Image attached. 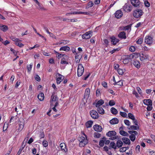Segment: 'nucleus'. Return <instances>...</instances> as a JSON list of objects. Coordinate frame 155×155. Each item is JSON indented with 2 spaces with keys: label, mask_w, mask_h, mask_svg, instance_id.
<instances>
[{
  "label": "nucleus",
  "mask_w": 155,
  "mask_h": 155,
  "mask_svg": "<svg viewBox=\"0 0 155 155\" xmlns=\"http://www.w3.org/2000/svg\"><path fill=\"white\" fill-rule=\"evenodd\" d=\"M84 135L85 137L81 136L78 138V140L80 142L79 146L81 147H84L88 143L87 135L85 134Z\"/></svg>",
  "instance_id": "obj_1"
},
{
  "label": "nucleus",
  "mask_w": 155,
  "mask_h": 155,
  "mask_svg": "<svg viewBox=\"0 0 155 155\" xmlns=\"http://www.w3.org/2000/svg\"><path fill=\"white\" fill-rule=\"evenodd\" d=\"M106 135L110 137L109 139L111 140H114L118 138V136L116 135V133L114 130L109 131L107 133Z\"/></svg>",
  "instance_id": "obj_2"
},
{
  "label": "nucleus",
  "mask_w": 155,
  "mask_h": 155,
  "mask_svg": "<svg viewBox=\"0 0 155 155\" xmlns=\"http://www.w3.org/2000/svg\"><path fill=\"white\" fill-rule=\"evenodd\" d=\"M143 11L140 9H137L134 10L133 13L134 17L136 18L140 17L143 15Z\"/></svg>",
  "instance_id": "obj_3"
},
{
  "label": "nucleus",
  "mask_w": 155,
  "mask_h": 155,
  "mask_svg": "<svg viewBox=\"0 0 155 155\" xmlns=\"http://www.w3.org/2000/svg\"><path fill=\"white\" fill-rule=\"evenodd\" d=\"M125 12L128 13L130 12L132 9V7L129 4L126 3L123 6L121 9Z\"/></svg>",
  "instance_id": "obj_4"
},
{
  "label": "nucleus",
  "mask_w": 155,
  "mask_h": 155,
  "mask_svg": "<svg viewBox=\"0 0 155 155\" xmlns=\"http://www.w3.org/2000/svg\"><path fill=\"white\" fill-rule=\"evenodd\" d=\"M84 68L81 64H79L77 69V75L78 77L81 76L83 74Z\"/></svg>",
  "instance_id": "obj_5"
},
{
  "label": "nucleus",
  "mask_w": 155,
  "mask_h": 155,
  "mask_svg": "<svg viewBox=\"0 0 155 155\" xmlns=\"http://www.w3.org/2000/svg\"><path fill=\"white\" fill-rule=\"evenodd\" d=\"M90 114L91 117L94 119H96L98 118L99 114L95 110H92L90 112Z\"/></svg>",
  "instance_id": "obj_6"
},
{
  "label": "nucleus",
  "mask_w": 155,
  "mask_h": 155,
  "mask_svg": "<svg viewBox=\"0 0 155 155\" xmlns=\"http://www.w3.org/2000/svg\"><path fill=\"white\" fill-rule=\"evenodd\" d=\"M153 41V38L150 36H147L145 38V43L149 45H151Z\"/></svg>",
  "instance_id": "obj_7"
},
{
  "label": "nucleus",
  "mask_w": 155,
  "mask_h": 155,
  "mask_svg": "<svg viewBox=\"0 0 155 155\" xmlns=\"http://www.w3.org/2000/svg\"><path fill=\"white\" fill-rule=\"evenodd\" d=\"M131 58L130 57V55H125L123 57V58L122 59V61L124 64H128L130 61V60H131Z\"/></svg>",
  "instance_id": "obj_8"
},
{
  "label": "nucleus",
  "mask_w": 155,
  "mask_h": 155,
  "mask_svg": "<svg viewBox=\"0 0 155 155\" xmlns=\"http://www.w3.org/2000/svg\"><path fill=\"white\" fill-rule=\"evenodd\" d=\"M92 32L91 31L86 32L82 35V38L83 39H87L90 38L92 36Z\"/></svg>",
  "instance_id": "obj_9"
},
{
  "label": "nucleus",
  "mask_w": 155,
  "mask_h": 155,
  "mask_svg": "<svg viewBox=\"0 0 155 155\" xmlns=\"http://www.w3.org/2000/svg\"><path fill=\"white\" fill-rule=\"evenodd\" d=\"M114 15L117 19H120L122 17L123 12L120 9L118 10L115 13Z\"/></svg>",
  "instance_id": "obj_10"
},
{
  "label": "nucleus",
  "mask_w": 155,
  "mask_h": 155,
  "mask_svg": "<svg viewBox=\"0 0 155 155\" xmlns=\"http://www.w3.org/2000/svg\"><path fill=\"white\" fill-rule=\"evenodd\" d=\"M140 59L141 61H142L144 60L149 59V55L146 53H142L140 54Z\"/></svg>",
  "instance_id": "obj_11"
},
{
  "label": "nucleus",
  "mask_w": 155,
  "mask_h": 155,
  "mask_svg": "<svg viewBox=\"0 0 155 155\" xmlns=\"http://www.w3.org/2000/svg\"><path fill=\"white\" fill-rule=\"evenodd\" d=\"M111 44L114 45H116L119 41L118 39L115 36H113L110 38Z\"/></svg>",
  "instance_id": "obj_12"
},
{
  "label": "nucleus",
  "mask_w": 155,
  "mask_h": 155,
  "mask_svg": "<svg viewBox=\"0 0 155 155\" xmlns=\"http://www.w3.org/2000/svg\"><path fill=\"white\" fill-rule=\"evenodd\" d=\"M131 2L134 7H137L140 5V2L139 0H131Z\"/></svg>",
  "instance_id": "obj_13"
},
{
  "label": "nucleus",
  "mask_w": 155,
  "mask_h": 155,
  "mask_svg": "<svg viewBox=\"0 0 155 155\" xmlns=\"http://www.w3.org/2000/svg\"><path fill=\"white\" fill-rule=\"evenodd\" d=\"M61 151H64L66 153L68 152V149L66 148L65 144L64 143H61L60 145Z\"/></svg>",
  "instance_id": "obj_14"
},
{
  "label": "nucleus",
  "mask_w": 155,
  "mask_h": 155,
  "mask_svg": "<svg viewBox=\"0 0 155 155\" xmlns=\"http://www.w3.org/2000/svg\"><path fill=\"white\" fill-rule=\"evenodd\" d=\"M93 128L95 131L100 132L102 130L101 126L98 124H96L93 126Z\"/></svg>",
  "instance_id": "obj_15"
},
{
  "label": "nucleus",
  "mask_w": 155,
  "mask_h": 155,
  "mask_svg": "<svg viewBox=\"0 0 155 155\" xmlns=\"http://www.w3.org/2000/svg\"><path fill=\"white\" fill-rule=\"evenodd\" d=\"M55 94V93L54 92H53L52 93L50 101V102L51 103V102L53 101H56L58 100V97H57V96L54 95Z\"/></svg>",
  "instance_id": "obj_16"
},
{
  "label": "nucleus",
  "mask_w": 155,
  "mask_h": 155,
  "mask_svg": "<svg viewBox=\"0 0 155 155\" xmlns=\"http://www.w3.org/2000/svg\"><path fill=\"white\" fill-rule=\"evenodd\" d=\"M144 104L147 105L152 106V102L151 100L150 99H144L143 101Z\"/></svg>",
  "instance_id": "obj_17"
},
{
  "label": "nucleus",
  "mask_w": 155,
  "mask_h": 155,
  "mask_svg": "<svg viewBox=\"0 0 155 155\" xmlns=\"http://www.w3.org/2000/svg\"><path fill=\"white\" fill-rule=\"evenodd\" d=\"M140 54L138 53H134L130 55V57L131 59L136 58L139 57H140Z\"/></svg>",
  "instance_id": "obj_18"
},
{
  "label": "nucleus",
  "mask_w": 155,
  "mask_h": 155,
  "mask_svg": "<svg viewBox=\"0 0 155 155\" xmlns=\"http://www.w3.org/2000/svg\"><path fill=\"white\" fill-rule=\"evenodd\" d=\"M118 37L119 38L122 39H126V33L124 31L120 32L118 34Z\"/></svg>",
  "instance_id": "obj_19"
},
{
  "label": "nucleus",
  "mask_w": 155,
  "mask_h": 155,
  "mask_svg": "<svg viewBox=\"0 0 155 155\" xmlns=\"http://www.w3.org/2000/svg\"><path fill=\"white\" fill-rule=\"evenodd\" d=\"M90 92V90L89 88H87L85 90L84 95V98H88Z\"/></svg>",
  "instance_id": "obj_20"
},
{
  "label": "nucleus",
  "mask_w": 155,
  "mask_h": 155,
  "mask_svg": "<svg viewBox=\"0 0 155 155\" xmlns=\"http://www.w3.org/2000/svg\"><path fill=\"white\" fill-rule=\"evenodd\" d=\"M119 122L118 119L116 117L112 119L110 121V123L111 124H118Z\"/></svg>",
  "instance_id": "obj_21"
},
{
  "label": "nucleus",
  "mask_w": 155,
  "mask_h": 155,
  "mask_svg": "<svg viewBox=\"0 0 155 155\" xmlns=\"http://www.w3.org/2000/svg\"><path fill=\"white\" fill-rule=\"evenodd\" d=\"M58 77L56 79V83L58 84L61 83L63 79L62 78L63 76L62 75L59 74H58Z\"/></svg>",
  "instance_id": "obj_22"
},
{
  "label": "nucleus",
  "mask_w": 155,
  "mask_h": 155,
  "mask_svg": "<svg viewBox=\"0 0 155 155\" xmlns=\"http://www.w3.org/2000/svg\"><path fill=\"white\" fill-rule=\"evenodd\" d=\"M8 28L7 26L0 25V29L4 32L6 31Z\"/></svg>",
  "instance_id": "obj_23"
},
{
  "label": "nucleus",
  "mask_w": 155,
  "mask_h": 155,
  "mask_svg": "<svg viewBox=\"0 0 155 155\" xmlns=\"http://www.w3.org/2000/svg\"><path fill=\"white\" fill-rule=\"evenodd\" d=\"M104 101L102 99L98 101L96 104L95 106L96 107H100L101 105L104 104Z\"/></svg>",
  "instance_id": "obj_24"
},
{
  "label": "nucleus",
  "mask_w": 155,
  "mask_h": 155,
  "mask_svg": "<svg viewBox=\"0 0 155 155\" xmlns=\"http://www.w3.org/2000/svg\"><path fill=\"white\" fill-rule=\"evenodd\" d=\"M133 64L138 69L140 68V64L139 61L137 60H135L133 61Z\"/></svg>",
  "instance_id": "obj_25"
},
{
  "label": "nucleus",
  "mask_w": 155,
  "mask_h": 155,
  "mask_svg": "<svg viewBox=\"0 0 155 155\" xmlns=\"http://www.w3.org/2000/svg\"><path fill=\"white\" fill-rule=\"evenodd\" d=\"M111 148H113L114 149H117L116 145L114 141L111 142L110 144V146L109 147V149H110Z\"/></svg>",
  "instance_id": "obj_26"
},
{
  "label": "nucleus",
  "mask_w": 155,
  "mask_h": 155,
  "mask_svg": "<svg viewBox=\"0 0 155 155\" xmlns=\"http://www.w3.org/2000/svg\"><path fill=\"white\" fill-rule=\"evenodd\" d=\"M38 98L40 101H43L45 98L44 94L43 93L41 92L39 93L38 96Z\"/></svg>",
  "instance_id": "obj_27"
},
{
  "label": "nucleus",
  "mask_w": 155,
  "mask_h": 155,
  "mask_svg": "<svg viewBox=\"0 0 155 155\" xmlns=\"http://www.w3.org/2000/svg\"><path fill=\"white\" fill-rule=\"evenodd\" d=\"M67 58L68 57L67 56H65V57H63L61 59V63L62 64H68V62L67 61Z\"/></svg>",
  "instance_id": "obj_28"
},
{
  "label": "nucleus",
  "mask_w": 155,
  "mask_h": 155,
  "mask_svg": "<svg viewBox=\"0 0 155 155\" xmlns=\"http://www.w3.org/2000/svg\"><path fill=\"white\" fill-rule=\"evenodd\" d=\"M70 50V47L67 46H62L60 49V51H64L67 52L69 51Z\"/></svg>",
  "instance_id": "obj_29"
},
{
  "label": "nucleus",
  "mask_w": 155,
  "mask_h": 155,
  "mask_svg": "<svg viewBox=\"0 0 155 155\" xmlns=\"http://www.w3.org/2000/svg\"><path fill=\"white\" fill-rule=\"evenodd\" d=\"M122 140L123 142L126 144L129 145L130 143V140L128 138L123 137L122 138Z\"/></svg>",
  "instance_id": "obj_30"
},
{
  "label": "nucleus",
  "mask_w": 155,
  "mask_h": 155,
  "mask_svg": "<svg viewBox=\"0 0 155 155\" xmlns=\"http://www.w3.org/2000/svg\"><path fill=\"white\" fill-rule=\"evenodd\" d=\"M93 122L92 120H89L85 123V126L87 128L91 127L93 124Z\"/></svg>",
  "instance_id": "obj_31"
},
{
  "label": "nucleus",
  "mask_w": 155,
  "mask_h": 155,
  "mask_svg": "<svg viewBox=\"0 0 155 155\" xmlns=\"http://www.w3.org/2000/svg\"><path fill=\"white\" fill-rule=\"evenodd\" d=\"M97 111L101 114H103L104 113V110L101 107H97Z\"/></svg>",
  "instance_id": "obj_32"
},
{
  "label": "nucleus",
  "mask_w": 155,
  "mask_h": 155,
  "mask_svg": "<svg viewBox=\"0 0 155 155\" xmlns=\"http://www.w3.org/2000/svg\"><path fill=\"white\" fill-rule=\"evenodd\" d=\"M128 129L130 130H137L139 129V127L138 126L131 125L130 126Z\"/></svg>",
  "instance_id": "obj_33"
},
{
  "label": "nucleus",
  "mask_w": 155,
  "mask_h": 155,
  "mask_svg": "<svg viewBox=\"0 0 155 155\" xmlns=\"http://www.w3.org/2000/svg\"><path fill=\"white\" fill-rule=\"evenodd\" d=\"M69 42V41L66 40H62L60 41V43L59 44L57 43L56 45H58L59 44L60 45L63 44V45H66L67 43H68Z\"/></svg>",
  "instance_id": "obj_34"
},
{
  "label": "nucleus",
  "mask_w": 155,
  "mask_h": 155,
  "mask_svg": "<svg viewBox=\"0 0 155 155\" xmlns=\"http://www.w3.org/2000/svg\"><path fill=\"white\" fill-rule=\"evenodd\" d=\"M123 144V142L121 140H118L117 141L116 143L117 147L120 148L122 146Z\"/></svg>",
  "instance_id": "obj_35"
},
{
  "label": "nucleus",
  "mask_w": 155,
  "mask_h": 155,
  "mask_svg": "<svg viewBox=\"0 0 155 155\" xmlns=\"http://www.w3.org/2000/svg\"><path fill=\"white\" fill-rule=\"evenodd\" d=\"M114 85H117L120 87L123 85V81L122 80H120L117 82H115V83L113 84Z\"/></svg>",
  "instance_id": "obj_36"
},
{
  "label": "nucleus",
  "mask_w": 155,
  "mask_h": 155,
  "mask_svg": "<svg viewBox=\"0 0 155 155\" xmlns=\"http://www.w3.org/2000/svg\"><path fill=\"white\" fill-rule=\"evenodd\" d=\"M110 111L113 114L116 115L117 114L118 111L115 108L112 107L110 109Z\"/></svg>",
  "instance_id": "obj_37"
},
{
  "label": "nucleus",
  "mask_w": 155,
  "mask_h": 155,
  "mask_svg": "<svg viewBox=\"0 0 155 155\" xmlns=\"http://www.w3.org/2000/svg\"><path fill=\"white\" fill-rule=\"evenodd\" d=\"M93 2L92 1H90L88 3L87 5L85 7V8L86 9H88L90 8L91 7L93 6Z\"/></svg>",
  "instance_id": "obj_38"
},
{
  "label": "nucleus",
  "mask_w": 155,
  "mask_h": 155,
  "mask_svg": "<svg viewBox=\"0 0 155 155\" xmlns=\"http://www.w3.org/2000/svg\"><path fill=\"white\" fill-rule=\"evenodd\" d=\"M25 147V145L23 146V144H22L21 146V147L19 149L18 151V153L16 154V155H20L21 153V152L22 150H23L24 148Z\"/></svg>",
  "instance_id": "obj_39"
},
{
  "label": "nucleus",
  "mask_w": 155,
  "mask_h": 155,
  "mask_svg": "<svg viewBox=\"0 0 155 155\" xmlns=\"http://www.w3.org/2000/svg\"><path fill=\"white\" fill-rule=\"evenodd\" d=\"M119 133L121 135L124 136H127L128 135V134L127 132L123 130H120Z\"/></svg>",
  "instance_id": "obj_40"
},
{
  "label": "nucleus",
  "mask_w": 155,
  "mask_h": 155,
  "mask_svg": "<svg viewBox=\"0 0 155 155\" xmlns=\"http://www.w3.org/2000/svg\"><path fill=\"white\" fill-rule=\"evenodd\" d=\"M54 52L55 54H56L57 57L58 58H60L61 57V56H63L64 55V54L59 53L58 52L56 51H55V50L54 51Z\"/></svg>",
  "instance_id": "obj_41"
},
{
  "label": "nucleus",
  "mask_w": 155,
  "mask_h": 155,
  "mask_svg": "<svg viewBox=\"0 0 155 155\" xmlns=\"http://www.w3.org/2000/svg\"><path fill=\"white\" fill-rule=\"evenodd\" d=\"M136 135L134 134L131 135L129 136L130 139L131 141H135L136 139Z\"/></svg>",
  "instance_id": "obj_42"
},
{
  "label": "nucleus",
  "mask_w": 155,
  "mask_h": 155,
  "mask_svg": "<svg viewBox=\"0 0 155 155\" xmlns=\"http://www.w3.org/2000/svg\"><path fill=\"white\" fill-rule=\"evenodd\" d=\"M103 139H104V140H101L99 142V145L101 147L104 146V141H105L106 140V138L104 137H103Z\"/></svg>",
  "instance_id": "obj_43"
},
{
  "label": "nucleus",
  "mask_w": 155,
  "mask_h": 155,
  "mask_svg": "<svg viewBox=\"0 0 155 155\" xmlns=\"http://www.w3.org/2000/svg\"><path fill=\"white\" fill-rule=\"evenodd\" d=\"M24 122H22L21 123V124H20V125H19V128H18V131H21L23 128L24 127Z\"/></svg>",
  "instance_id": "obj_44"
},
{
  "label": "nucleus",
  "mask_w": 155,
  "mask_h": 155,
  "mask_svg": "<svg viewBox=\"0 0 155 155\" xmlns=\"http://www.w3.org/2000/svg\"><path fill=\"white\" fill-rule=\"evenodd\" d=\"M10 38L12 41H15V43L18 41H21V40H19L18 38H16L13 36L11 37Z\"/></svg>",
  "instance_id": "obj_45"
},
{
  "label": "nucleus",
  "mask_w": 155,
  "mask_h": 155,
  "mask_svg": "<svg viewBox=\"0 0 155 155\" xmlns=\"http://www.w3.org/2000/svg\"><path fill=\"white\" fill-rule=\"evenodd\" d=\"M128 116L129 118L132 120H134L135 118L134 115L131 113H129L128 114Z\"/></svg>",
  "instance_id": "obj_46"
},
{
  "label": "nucleus",
  "mask_w": 155,
  "mask_h": 155,
  "mask_svg": "<svg viewBox=\"0 0 155 155\" xmlns=\"http://www.w3.org/2000/svg\"><path fill=\"white\" fill-rule=\"evenodd\" d=\"M90 75V73H87L86 74L83 76V79L84 80H86L89 77Z\"/></svg>",
  "instance_id": "obj_47"
},
{
  "label": "nucleus",
  "mask_w": 155,
  "mask_h": 155,
  "mask_svg": "<svg viewBox=\"0 0 155 155\" xmlns=\"http://www.w3.org/2000/svg\"><path fill=\"white\" fill-rule=\"evenodd\" d=\"M101 136V134L98 132H95L94 134V137L95 138H98Z\"/></svg>",
  "instance_id": "obj_48"
},
{
  "label": "nucleus",
  "mask_w": 155,
  "mask_h": 155,
  "mask_svg": "<svg viewBox=\"0 0 155 155\" xmlns=\"http://www.w3.org/2000/svg\"><path fill=\"white\" fill-rule=\"evenodd\" d=\"M17 41L15 42V44L18 46L19 47H22L24 46V45L20 42V41Z\"/></svg>",
  "instance_id": "obj_49"
},
{
  "label": "nucleus",
  "mask_w": 155,
  "mask_h": 155,
  "mask_svg": "<svg viewBox=\"0 0 155 155\" xmlns=\"http://www.w3.org/2000/svg\"><path fill=\"white\" fill-rule=\"evenodd\" d=\"M143 41V39L142 38H140L138 39L137 41H136V43L138 45H140L141 44Z\"/></svg>",
  "instance_id": "obj_50"
},
{
  "label": "nucleus",
  "mask_w": 155,
  "mask_h": 155,
  "mask_svg": "<svg viewBox=\"0 0 155 155\" xmlns=\"http://www.w3.org/2000/svg\"><path fill=\"white\" fill-rule=\"evenodd\" d=\"M128 132L131 135L134 134V135H137L138 134V133L137 131L134 130H129Z\"/></svg>",
  "instance_id": "obj_51"
},
{
  "label": "nucleus",
  "mask_w": 155,
  "mask_h": 155,
  "mask_svg": "<svg viewBox=\"0 0 155 155\" xmlns=\"http://www.w3.org/2000/svg\"><path fill=\"white\" fill-rule=\"evenodd\" d=\"M17 118V116L16 115L15 116H12L9 121L11 123L12 122H13L15 120H16Z\"/></svg>",
  "instance_id": "obj_52"
},
{
  "label": "nucleus",
  "mask_w": 155,
  "mask_h": 155,
  "mask_svg": "<svg viewBox=\"0 0 155 155\" xmlns=\"http://www.w3.org/2000/svg\"><path fill=\"white\" fill-rule=\"evenodd\" d=\"M129 51L131 52H134L135 51V48L134 46H131L129 48Z\"/></svg>",
  "instance_id": "obj_53"
},
{
  "label": "nucleus",
  "mask_w": 155,
  "mask_h": 155,
  "mask_svg": "<svg viewBox=\"0 0 155 155\" xmlns=\"http://www.w3.org/2000/svg\"><path fill=\"white\" fill-rule=\"evenodd\" d=\"M32 64H31L29 65H28L27 67V70L28 71H30L32 68Z\"/></svg>",
  "instance_id": "obj_54"
},
{
  "label": "nucleus",
  "mask_w": 155,
  "mask_h": 155,
  "mask_svg": "<svg viewBox=\"0 0 155 155\" xmlns=\"http://www.w3.org/2000/svg\"><path fill=\"white\" fill-rule=\"evenodd\" d=\"M10 51L13 52L15 56H17V54L18 52V51H16L12 48H10Z\"/></svg>",
  "instance_id": "obj_55"
},
{
  "label": "nucleus",
  "mask_w": 155,
  "mask_h": 155,
  "mask_svg": "<svg viewBox=\"0 0 155 155\" xmlns=\"http://www.w3.org/2000/svg\"><path fill=\"white\" fill-rule=\"evenodd\" d=\"M117 71L118 73L121 75L123 74L124 73V70L120 68L117 69Z\"/></svg>",
  "instance_id": "obj_56"
},
{
  "label": "nucleus",
  "mask_w": 155,
  "mask_h": 155,
  "mask_svg": "<svg viewBox=\"0 0 155 155\" xmlns=\"http://www.w3.org/2000/svg\"><path fill=\"white\" fill-rule=\"evenodd\" d=\"M115 104V102L113 100H110L109 102V105L111 106L114 105Z\"/></svg>",
  "instance_id": "obj_57"
},
{
  "label": "nucleus",
  "mask_w": 155,
  "mask_h": 155,
  "mask_svg": "<svg viewBox=\"0 0 155 155\" xmlns=\"http://www.w3.org/2000/svg\"><path fill=\"white\" fill-rule=\"evenodd\" d=\"M120 115L124 117H126L127 116V114L126 113L121 111L120 112Z\"/></svg>",
  "instance_id": "obj_58"
},
{
  "label": "nucleus",
  "mask_w": 155,
  "mask_h": 155,
  "mask_svg": "<svg viewBox=\"0 0 155 155\" xmlns=\"http://www.w3.org/2000/svg\"><path fill=\"white\" fill-rule=\"evenodd\" d=\"M120 50V48H117L116 49H114L112 50V51H110V53L111 54H112L114 53L116 51H118Z\"/></svg>",
  "instance_id": "obj_59"
},
{
  "label": "nucleus",
  "mask_w": 155,
  "mask_h": 155,
  "mask_svg": "<svg viewBox=\"0 0 155 155\" xmlns=\"http://www.w3.org/2000/svg\"><path fill=\"white\" fill-rule=\"evenodd\" d=\"M65 152L64 151L59 150L57 152V155H65Z\"/></svg>",
  "instance_id": "obj_60"
},
{
  "label": "nucleus",
  "mask_w": 155,
  "mask_h": 155,
  "mask_svg": "<svg viewBox=\"0 0 155 155\" xmlns=\"http://www.w3.org/2000/svg\"><path fill=\"white\" fill-rule=\"evenodd\" d=\"M43 145L45 147H46L48 146V143L46 140H44L42 142Z\"/></svg>",
  "instance_id": "obj_61"
},
{
  "label": "nucleus",
  "mask_w": 155,
  "mask_h": 155,
  "mask_svg": "<svg viewBox=\"0 0 155 155\" xmlns=\"http://www.w3.org/2000/svg\"><path fill=\"white\" fill-rule=\"evenodd\" d=\"M35 78L36 81L39 82L40 81L41 78L38 75H36L35 77Z\"/></svg>",
  "instance_id": "obj_62"
},
{
  "label": "nucleus",
  "mask_w": 155,
  "mask_h": 155,
  "mask_svg": "<svg viewBox=\"0 0 155 155\" xmlns=\"http://www.w3.org/2000/svg\"><path fill=\"white\" fill-rule=\"evenodd\" d=\"M137 153H139L140 151V146L139 145H137L135 149Z\"/></svg>",
  "instance_id": "obj_63"
},
{
  "label": "nucleus",
  "mask_w": 155,
  "mask_h": 155,
  "mask_svg": "<svg viewBox=\"0 0 155 155\" xmlns=\"http://www.w3.org/2000/svg\"><path fill=\"white\" fill-rule=\"evenodd\" d=\"M124 122L125 124L127 126H129L130 124V122L128 120H124Z\"/></svg>",
  "instance_id": "obj_64"
}]
</instances>
